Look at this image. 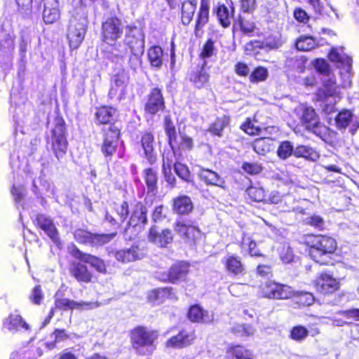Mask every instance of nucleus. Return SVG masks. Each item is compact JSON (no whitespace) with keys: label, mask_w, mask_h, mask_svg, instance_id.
<instances>
[{"label":"nucleus","mask_w":359,"mask_h":359,"mask_svg":"<svg viewBox=\"0 0 359 359\" xmlns=\"http://www.w3.org/2000/svg\"><path fill=\"white\" fill-rule=\"evenodd\" d=\"M302 126L309 132H311L322 140H325L329 133V128L320 121L315 109L311 107L301 105L294 110Z\"/></svg>","instance_id":"f03ea898"},{"label":"nucleus","mask_w":359,"mask_h":359,"mask_svg":"<svg viewBox=\"0 0 359 359\" xmlns=\"http://www.w3.org/2000/svg\"><path fill=\"white\" fill-rule=\"evenodd\" d=\"M295 297L297 298V302L303 306H310L314 302L313 294L306 292H294Z\"/></svg>","instance_id":"680f3d73"},{"label":"nucleus","mask_w":359,"mask_h":359,"mask_svg":"<svg viewBox=\"0 0 359 359\" xmlns=\"http://www.w3.org/2000/svg\"><path fill=\"white\" fill-rule=\"evenodd\" d=\"M158 334L155 331H150L143 327H137L131 332L133 346L137 353L142 355H150L155 346L154 344Z\"/></svg>","instance_id":"20e7f679"},{"label":"nucleus","mask_w":359,"mask_h":359,"mask_svg":"<svg viewBox=\"0 0 359 359\" xmlns=\"http://www.w3.org/2000/svg\"><path fill=\"white\" fill-rule=\"evenodd\" d=\"M277 283L271 280H268L262 283L260 285V290L263 297L273 299V295H274Z\"/></svg>","instance_id":"bf43d9fd"},{"label":"nucleus","mask_w":359,"mask_h":359,"mask_svg":"<svg viewBox=\"0 0 359 359\" xmlns=\"http://www.w3.org/2000/svg\"><path fill=\"white\" fill-rule=\"evenodd\" d=\"M273 140L270 137L256 139L252 143L254 151L259 155H265L273 148Z\"/></svg>","instance_id":"4c0bfd02"},{"label":"nucleus","mask_w":359,"mask_h":359,"mask_svg":"<svg viewBox=\"0 0 359 359\" xmlns=\"http://www.w3.org/2000/svg\"><path fill=\"white\" fill-rule=\"evenodd\" d=\"M226 267L228 271L235 275L241 273L244 270L240 258L234 255H231L226 259Z\"/></svg>","instance_id":"a18cd8bd"},{"label":"nucleus","mask_w":359,"mask_h":359,"mask_svg":"<svg viewBox=\"0 0 359 359\" xmlns=\"http://www.w3.org/2000/svg\"><path fill=\"white\" fill-rule=\"evenodd\" d=\"M189 271V264L186 262H177L169 269L168 273L163 274L160 279L176 283L179 280H184Z\"/></svg>","instance_id":"f8f14e48"},{"label":"nucleus","mask_w":359,"mask_h":359,"mask_svg":"<svg viewBox=\"0 0 359 359\" xmlns=\"http://www.w3.org/2000/svg\"><path fill=\"white\" fill-rule=\"evenodd\" d=\"M111 48L110 52L114 59L118 62L119 60H123L126 56L128 51V46L125 44H122L120 42L116 43L115 41L110 43Z\"/></svg>","instance_id":"09e8293b"},{"label":"nucleus","mask_w":359,"mask_h":359,"mask_svg":"<svg viewBox=\"0 0 359 359\" xmlns=\"http://www.w3.org/2000/svg\"><path fill=\"white\" fill-rule=\"evenodd\" d=\"M193 208L192 201L187 196H180L173 200V210L178 215H187Z\"/></svg>","instance_id":"c85d7f7f"},{"label":"nucleus","mask_w":359,"mask_h":359,"mask_svg":"<svg viewBox=\"0 0 359 359\" xmlns=\"http://www.w3.org/2000/svg\"><path fill=\"white\" fill-rule=\"evenodd\" d=\"M234 12L235 8L232 2L228 6L222 4L217 6L216 10L217 16L222 27H228L231 25Z\"/></svg>","instance_id":"cd10ccee"},{"label":"nucleus","mask_w":359,"mask_h":359,"mask_svg":"<svg viewBox=\"0 0 359 359\" xmlns=\"http://www.w3.org/2000/svg\"><path fill=\"white\" fill-rule=\"evenodd\" d=\"M209 6L203 1L201 2L200 10L197 15V20L195 27L196 35L198 34V30L204 27L208 22Z\"/></svg>","instance_id":"37998d69"},{"label":"nucleus","mask_w":359,"mask_h":359,"mask_svg":"<svg viewBox=\"0 0 359 359\" xmlns=\"http://www.w3.org/2000/svg\"><path fill=\"white\" fill-rule=\"evenodd\" d=\"M116 212L119 223H123L126 219L129 214V206L128 202H122L116 207Z\"/></svg>","instance_id":"0e129e2a"},{"label":"nucleus","mask_w":359,"mask_h":359,"mask_svg":"<svg viewBox=\"0 0 359 359\" xmlns=\"http://www.w3.org/2000/svg\"><path fill=\"white\" fill-rule=\"evenodd\" d=\"M123 24L117 18H111L102 23V34L103 41L111 43L121 38L123 34Z\"/></svg>","instance_id":"6e6552de"},{"label":"nucleus","mask_w":359,"mask_h":359,"mask_svg":"<svg viewBox=\"0 0 359 359\" xmlns=\"http://www.w3.org/2000/svg\"><path fill=\"white\" fill-rule=\"evenodd\" d=\"M195 339L193 332L182 330L177 335L170 338L167 342L168 347L182 348L189 345Z\"/></svg>","instance_id":"bb28decb"},{"label":"nucleus","mask_w":359,"mask_h":359,"mask_svg":"<svg viewBox=\"0 0 359 359\" xmlns=\"http://www.w3.org/2000/svg\"><path fill=\"white\" fill-rule=\"evenodd\" d=\"M42 18L46 24H53L60 16L58 0H43Z\"/></svg>","instance_id":"4be33fe9"},{"label":"nucleus","mask_w":359,"mask_h":359,"mask_svg":"<svg viewBox=\"0 0 359 359\" xmlns=\"http://www.w3.org/2000/svg\"><path fill=\"white\" fill-rule=\"evenodd\" d=\"M129 81L128 73L122 69L118 72L111 78V88L109 92V96L113 98L117 95L122 96L124 94V90Z\"/></svg>","instance_id":"a211bd4d"},{"label":"nucleus","mask_w":359,"mask_h":359,"mask_svg":"<svg viewBox=\"0 0 359 359\" xmlns=\"http://www.w3.org/2000/svg\"><path fill=\"white\" fill-rule=\"evenodd\" d=\"M188 318L192 322L209 323L214 320V315L203 310L199 305L191 306L188 313Z\"/></svg>","instance_id":"393cba45"},{"label":"nucleus","mask_w":359,"mask_h":359,"mask_svg":"<svg viewBox=\"0 0 359 359\" xmlns=\"http://www.w3.org/2000/svg\"><path fill=\"white\" fill-rule=\"evenodd\" d=\"M231 331L235 334L241 337L252 336L255 332V330L250 325H235L232 327Z\"/></svg>","instance_id":"5fc2aeb1"},{"label":"nucleus","mask_w":359,"mask_h":359,"mask_svg":"<svg viewBox=\"0 0 359 359\" xmlns=\"http://www.w3.org/2000/svg\"><path fill=\"white\" fill-rule=\"evenodd\" d=\"M148 238L154 244L161 248H165L172 242L173 234L170 229H165L158 231L155 227H152L149 230Z\"/></svg>","instance_id":"412c9836"},{"label":"nucleus","mask_w":359,"mask_h":359,"mask_svg":"<svg viewBox=\"0 0 359 359\" xmlns=\"http://www.w3.org/2000/svg\"><path fill=\"white\" fill-rule=\"evenodd\" d=\"M295 46L299 50L309 51L318 46V41L311 36L302 35L297 39Z\"/></svg>","instance_id":"58836bf2"},{"label":"nucleus","mask_w":359,"mask_h":359,"mask_svg":"<svg viewBox=\"0 0 359 359\" xmlns=\"http://www.w3.org/2000/svg\"><path fill=\"white\" fill-rule=\"evenodd\" d=\"M164 128L168 138L169 144L174 151L177 145V138L175 126L170 116H165L164 118Z\"/></svg>","instance_id":"c9c22d12"},{"label":"nucleus","mask_w":359,"mask_h":359,"mask_svg":"<svg viewBox=\"0 0 359 359\" xmlns=\"http://www.w3.org/2000/svg\"><path fill=\"white\" fill-rule=\"evenodd\" d=\"M51 133L52 150L57 160H60L66 154L67 149V141L63 119L61 118L55 119V127L52 130Z\"/></svg>","instance_id":"423d86ee"},{"label":"nucleus","mask_w":359,"mask_h":359,"mask_svg":"<svg viewBox=\"0 0 359 359\" xmlns=\"http://www.w3.org/2000/svg\"><path fill=\"white\" fill-rule=\"evenodd\" d=\"M172 290L171 287H161L153 290L148 294V300L154 304L163 302L165 299L170 297Z\"/></svg>","instance_id":"e433bc0d"},{"label":"nucleus","mask_w":359,"mask_h":359,"mask_svg":"<svg viewBox=\"0 0 359 359\" xmlns=\"http://www.w3.org/2000/svg\"><path fill=\"white\" fill-rule=\"evenodd\" d=\"M278 251L279 257L283 262L289 264L293 262L294 259V254L293 252V250L288 244H283L279 247Z\"/></svg>","instance_id":"8fccbe9b"},{"label":"nucleus","mask_w":359,"mask_h":359,"mask_svg":"<svg viewBox=\"0 0 359 359\" xmlns=\"http://www.w3.org/2000/svg\"><path fill=\"white\" fill-rule=\"evenodd\" d=\"M294 148L290 141L282 142L278 149L277 154L281 159H287L291 155H294Z\"/></svg>","instance_id":"3c124183"},{"label":"nucleus","mask_w":359,"mask_h":359,"mask_svg":"<svg viewBox=\"0 0 359 359\" xmlns=\"http://www.w3.org/2000/svg\"><path fill=\"white\" fill-rule=\"evenodd\" d=\"M175 232L187 243L192 244L201 236L200 229L188 225L182 220H177L174 226Z\"/></svg>","instance_id":"ddd939ff"},{"label":"nucleus","mask_w":359,"mask_h":359,"mask_svg":"<svg viewBox=\"0 0 359 359\" xmlns=\"http://www.w3.org/2000/svg\"><path fill=\"white\" fill-rule=\"evenodd\" d=\"M124 43L130 51L144 50V34L142 29L136 26H127Z\"/></svg>","instance_id":"1a4fd4ad"},{"label":"nucleus","mask_w":359,"mask_h":359,"mask_svg":"<svg viewBox=\"0 0 359 359\" xmlns=\"http://www.w3.org/2000/svg\"><path fill=\"white\" fill-rule=\"evenodd\" d=\"M330 61L337 64L340 69L342 88H349L352 81V59L344 52L343 47L332 48L329 53Z\"/></svg>","instance_id":"39448f33"},{"label":"nucleus","mask_w":359,"mask_h":359,"mask_svg":"<svg viewBox=\"0 0 359 359\" xmlns=\"http://www.w3.org/2000/svg\"><path fill=\"white\" fill-rule=\"evenodd\" d=\"M164 107V99L161 89L154 88L148 95L147 102L144 107L146 112L150 114H155L158 111L163 110Z\"/></svg>","instance_id":"6ab92c4d"},{"label":"nucleus","mask_w":359,"mask_h":359,"mask_svg":"<svg viewBox=\"0 0 359 359\" xmlns=\"http://www.w3.org/2000/svg\"><path fill=\"white\" fill-rule=\"evenodd\" d=\"M197 1H185L182 3V22L184 25H188L192 20L196 9Z\"/></svg>","instance_id":"473e14b6"},{"label":"nucleus","mask_w":359,"mask_h":359,"mask_svg":"<svg viewBox=\"0 0 359 359\" xmlns=\"http://www.w3.org/2000/svg\"><path fill=\"white\" fill-rule=\"evenodd\" d=\"M144 50L130 51L128 64L132 69L135 71L141 67L142 57L144 54Z\"/></svg>","instance_id":"13d9d810"},{"label":"nucleus","mask_w":359,"mask_h":359,"mask_svg":"<svg viewBox=\"0 0 359 359\" xmlns=\"http://www.w3.org/2000/svg\"><path fill=\"white\" fill-rule=\"evenodd\" d=\"M198 176L207 186L216 187L224 192L228 189L224 178L212 170L200 167Z\"/></svg>","instance_id":"9b49d317"},{"label":"nucleus","mask_w":359,"mask_h":359,"mask_svg":"<svg viewBox=\"0 0 359 359\" xmlns=\"http://www.w3.org/2000/svg\"><path fill=\"white\" fill-rule=\"evenodd\" d=\"M353 115L352 112L348 109L342 110L336 116L334 121L336 127L340 130H345L352 122Z\"/></svg>","instance_id":"ea45409f"},{"label":"nucleus","mask_w":359,"mask_h":359,"mask_svg":"<svg viewBox=\"0 0 359 359\" xmlns=\"http://www.w3.org/2000/svg\"><path fill=\"white\" fill-rule=\"evenodd\" d=\"M316 287L318 292L323 294H330L339 289V282L327 273H322L316 280Z\"/></svg>","instance_id":"5701e85b"},{"label":"nucleus","mask_w":359,"mask_h":359,"mask_svg":"<svg viewBox=\"0 0 359 359\" xmlns=\"http://www.w3.org/2000/svg\"><path fill=\"white\" fill-rule=\"evenodd\" d=\"M116 236L112 233H93L86 229H77L74 232V239L79 243L100 246L110 242Z\"/></svg>","instance_id":"0eeeda50"},{"label":"nucleus","mask_w":359,"mask_h":359,"mask_svg":"<svg viewBox=\"0 0 359 359\" xmlns=\"http://www.w3.org/2000/svg\"><path fill=\"white\" fill-rule=\"evenodd\" d=\"M309 243L311 258L320 264H328L329 255L334 253L337 249L335 240L329 236L318 235L314 236Z\"/></svg>","instance_id":"7ed1b4c3"},{"label":"nucleus","mask_w":359,"mask_h":359,"mask_svg":"<svg viewBox=\"0 0 359 359\" xmlns=\"http://www.w3.org/2000/svg\"><path fill=\"white\" fill-rule=\"evenodd\" d=\"M322 81L328 95L332 96L337 88L336 78L334 74L331 72L330 75H325L322 77Z\"/></svg>","instance_id":"603ef678"},{"label":"nucleus","mask_w":359,"mask_h":359,"mask_svg":"<svg viewBox=\"0 0 359 359\" xmlns=\"http://www.w3.org/2000/svg\"><path fill=\"white\" fill-rule=\"evenodd\" d=\"M3 328L12 333L25 329L29 330V325L22 320V318L18 314H11L3 323Z\"/></svg>","instance_id":"a878e982"},{"label":"nucleus","mask_w":359,"mask_h":359,"mask_svg":"<svg viewBox=\"0 0 359 359\" xmlns=\"http://www.w3.org/2000/svg\"><path fill=\"white\" fill-rule=\"evenodd\" d=\"M246 192L254 201L261 202L264 200L265 191L262 187H250L247 189Z\"/></svg>","instance_id":"4d7b16f0"},{"label":"nucleus","mask_w":359,"mask_h":359,"mask_svg":"<svg viewBox=\"0 0 359 359\" xmlns=\"http://www.w3.org/2000/svg\"><path fill=\"white\" fill-rule=\"evenodd\" d=\"M147 222V208L141 203H137L133 208L132 214L127 224L128 229L133 227L137 231H141Z\"/></svg>","instance_id":"dca6fc26"},{"label":"nucleus","mask_w":359,"mask_h":359,"mask_svg":"<svg viewBox=\"0 0 359 359\" xmlns=\"http://www.w3.org/2000/svg\"><path fill=\"white\" fill-rule=\"evenodd\" d=\"M69 273L79 282L88 283L92 280V273L88 267L81 262H72L69 267Z\"/></svg>","instance_id":"b1692460"},{"label":"nucleus","mask_w":359,"mask_h":359,"mask_svg":"<svg viewBox=\"0 0 359 359\" xmlns=\"http://www.w3.org/2000/svg\"><path fill=\"white\" fill-rule=\"evenodd\" d=\"M294 156L297 158H304L316 161L319 158L318 153L312 147L306 145H299L294 148Z\"/></svg>","instance_id":"f704fd0d"},{"label":"nucleus","mask_w":359,"mask_h":359,"mask_svg":"<svg viewBox=\"0 0 359 359\" xmlns=\"http://www.w3.org/2000/svg\"><path fill=\"white\" fill-rule=\"evenodd\" d=\"M189 79L196 88H201L208 81L209 74L205 72L203 67H197L190 74Z\"/></svg>","instance_id":"72a5a7b5"},{"label":"nucleus","mask_w":359,"mask_h":359,"mask_svg":"<svg viewBox=\"0 0 359 359\" xmlns=\"http://www.w3.org/2000/svg\"><path fill=\"white\" fill-rule=\"evenodd\" d=\"M144 181L149 192H155L157 190V172L152 168H147L143 172Z\"/></svg>","instance_id":"c03bdc74"},{"label":"nucleus","mask_w":359,"mask_h":359,"mask_svg":"<svg viewBox=\"0 0 359 359\" xmlns=\"http://www.w3.org/2000/svg\"><path fill=\"white\" fill-rule=\"evenodd\" d=\"M242 168L250 175H257L262 171V165L257 163H244Z\"/></svg>","instance_id":"774afa93"},{"label":"nucleus","mask_w":359,"mask_h":359,"mask_svg":"<svg viewBox=\"0 0 359 359\" xmlns=\"http://www.w3.org/2000/svg\"><path fill=\"white\" fill-rule=\"evenodd\" d=\"M104 137L101 151L105 157H111L116 150L118 140L120 134L116 126L111 125L104 129Z\"/></svg>","instance_id":"9d476101"},{"label":"nucleus","mask_w":359,"mask_h":359,"mask_svg":"<svg viewBox=\"0 0 359 359\" xmlns=\"http://www.w3.org/2000/svg\"><path fill=\"white\" fill-rule=\"evenodd\" d=\"M309 334V332L305 327L297 325L290 330L289 337L295 341L302 342L306 339Z\"/></svg>","instance_id":"49530a36"},{"label":"nucleus","mask_w":359,"mask_h":359,"mask_svg":"<svg viewBox=\"0 0 359 359\" xmlns=\"http://www.w3.org/2000/svg\"><path fill=\"white\" fill-rule=\"evenodd\" d=\"M34 32V30L29 28H25L20 32V39L18 47L19 54L22 62H23L26 57L27 48L31 43Z\"/></svg>","instance_id":"7c9ffc66"},{"label":"nucleus","mask_w":359,"mask_h":359,"mask_svg":"<svg viewBox=\"0 0 359 359\" xmlns=\"http://www.w3.org/2000/svg\"><path fill=\"white\" fill-rule=\"evenodd\" d=\"M36 221L37 225L47 234L51 241L57 245H59L60 243L59 233L52 219L44 215H39L36 218Z\"/></svg>","instance_id":"aec40b11"},{"label":"nucleus","mask_w":359,"mask_h":359,"mask_svg":"<svg viewBox=\"0 0 359 359\" xmlns=\"http://www.w3.org/2000/svg\"><path fill=\"white\" fill-rule=\"evenodd\" d=\"M88 27V15L84 7L74 11L67 29V39L72 48L76 49L84 39Z\"/></svg>","instance_id":"f257e3e1"},{"label":"nucleus","mask_w":359,"mask_h":359,"mask_svg":"<svg viewBox=\"0 0 359 359\" xmlns=\"http://www.w3.org/2000/svg\"><path fill=\"white\" fill-rule=\"evenodd\" d=\"M315 68L323 76L330 75V73L332 72L330 65L324 59H317L315 62Z\"/></svg>","instance_id":"69168bd1"},{"label":"nucleus","mask_w":359,"mask_h":359,"mask_svg":"<svg viewBox=\"0 0 359 359\" xmlns=\"http://www.w3.org/2000/svg\"><path fill=\"white\" fill-rule=\"evenodd\" d=\"M174 169L176 174L180 178L188 182H193V181L189 179L190 172L188 168L185 165L181 163H176L174 165Z\"/></svg>","instance_id":"e2e57ef3"},{"label":"nucleus","mask_w":359,"mask_h":359,"mask_svg":"<svg viewBox=\"0 0 359 359\" xmlns=\"http://www.w3.org/2000/svg\"><path fill=\"white\" fill-rule=\"evenodd\" d=\"M294 295V291L288 285L277 283L273 299H286Z\"/></svg>","instance_id":"de8ad7c7"},{"label":"nucleus","mask_w":359,"mask_h":359,"mask_svg":"<svg viewBox=\"0 0 359 359\" xmlns=\"http://www.w3.org/2000/svg\"><path fill=\"white\" fill-rule=\"evenodd\" d=\"M154 136L151 133H145L142 137V147L150 164H154L156 161V155L154 153Z\"/></svg>","instance_id":"c756f323"},{"label":"nucleus","mask_w":359,"mask_h":359,"mask_svg":"<svg viewBox=\"0 0 359 359\" xmlns=\"http://www.w3.org/2000/svg\"><path fill=\"white\" fill-rule=\"evenodd\" d=\"M230 353L235 359H252V352L243 346H233L230 349Z\"/></svg>","instance_id":"864d4df0"},{"label":"nucleus","mask_w":359,"mask_h":359,"mask_svg":"<svg viewBox=\"0 0 359 359\" xmlns=\"http://www.w3.org/2000/svg\"><path fill=\"white\" fill-rule=\"evenodd\" d=\"M14 39L9 34L6 35L3 41H0V51L4 55H9L14 50Z\"/></svg>","instance_id":"6e6d98bb"},{"label":"nucleus","mask_w":359,"mask_h":359,"mask_svg":"<svg viewBox=\"0 0 359 359\" xmlns=\"http://www.w3.org/2000/svg\"><path fill=\"white\" fill-rule=\"evenodd\" d=\"M70 254L76 259L89 264L100 273H106V266L102 259L97 257L81 252L76 246L73 245Z\"/></svg>","instance_id":"4468645a"},{"label":"nucleus","mask_w":359,"mask_h":359,"mask_svg":"<svg viewBox=\"0 0 359 359\" xmlns=\"http://www.w3.org/2000/svg\"><path fill=\"white\" fill-rule=\"evenodd\" d=\"M306 224L313 226L318 229H322L324 226V220L319 215H313L304 219Z\"/></svg>","instance_id":"338daca9"},{"label":"nucleus","mask_w":359,"mask_h":359,"mask_svg":"<svg viewBox=\"0 0 359 359\" xmlns=\"http://www.w3.org/2000/svg\"><path fill=\"white\" fill-rule=\"evenodd\" d=\"M117 116L116 110L111 107H100L96 112V118L97 120L102 124L109 123L111 125V122L114 121ZM116 126L114 123L113 124Z\"/></svg>","instance_id":"2f4dec72"},{"label":"nucleus","mask_w":359,"mask_h":359,"mask_svg":"<svg viewBox=\"0 0 359 359\" xmlns=\"http://www.w3.org/2000/svg\"><path fill=\"white\" fill-rule=\"evenodd\" d=\"M114 256L118 262L128 263L142 259L145 256L144 251L137 245H133L114 252Z\"/></svg>","instance_id":"f3484780"},{"label":"nucleus","mask_w":359,"mask_h":359,"mask_svg":"<svg viewBox=\"0 0 359 359\" xmlns=\"http://www.w3.org/2000/svg\"><path fill=\"white\" fill-rule=\"evenodd\" d=\"M268 71L262 67H257L250 74V80L251 82H259L266 79Z\"/></svg>","instance_id":"052dcab7"},{"label":"nucleus","mask_w":359,"mask_h":359,"mask_svg":"<svg viewBox=\"0 0 359 359\" xmlns=\"http://www.w3.org/2000/svg\"><path fill=\"white\" fill-rule=\"evenodd\" d=\"M229 118L226 116L217 118L212 123L210 124L208 131L213 135L221 137L223 135V130L229 125Z\"/></svg>","instance_id":"a19ab883"},{"label":"nucleus","mask_w":359,"mask_h":359,"mask_svg":"<svg viewBox=\"0 0 359 359\" xmlns=\"http://www.w3.org/2000/svg\"><path fill=\"white\" fill-rule=\"evenodd\" d=\"M148 58L151 66L160 68L163 64V50L158 46L151 47L148 50Z\"/></svg>","instance_id":"79ce46f5"},{"label":"nucleus","mask_w":359,"mask_h":359,"mask_svg":"<svg viewBox=\"0 0 359 359\" xmlns=\"http://www.w3.org/2000/svg\"><path fill=\"white\" fill-rule=\"evenodd\" d=\"M55 305L56 308L62 311H67L69 309L90 310L99 307L100 303L97 302H78L69 299L62 298L55 299Z\"/></svg>","instance_id":"2eb2a0df"}]
</instances>
